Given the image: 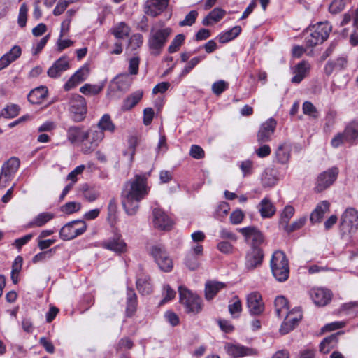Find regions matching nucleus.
Instances as JSON below:
<instances>
[{"label":"nucleus","instance_id":"1","mask_svg":"<svg viewBox=\"0 0 358 358\" xmlns=\"http://www.w3.org/2000/svg\"><path fill=\"white\" fill-rule=\"evenodd\" d=\"M172 29L165 25L162 20L152 24L148 40L150 54L155 56L160 55L172 34Z\"/></svg>","mask_w":358,"mask_h":358},{"label":"nucleus","instance_id":"2","mask_svg":"<svg viewBox=\"0 0 358 358\" xmlns=\"http://www.w3.org/2000/svg\"><path fill=\"white\" fill-rule=\"evenodd\" d=\"M270 266L272 273L279 282H285L289 278V267L285 254L280 251H275L272 255Z\"/></svg>","mask_w":358,"mask_h":358},{"label":"nucleus","instance_id":"3","mask_svg":"<svg viewBox=\"0 0 358 358\" xmlns=\"http://www.w3.org/2000/svg\"><path fill=\"white\" fill-rule=\"evenodd\" d=\"M180 302L182 304L187 313L197 314L202 310V300L196 294L192 292L187 287H178Z\"/></svg>","mask_w":358,"mask_h":358},{"label":"nucleus","instance_id":"4","mask_svg":"<svg viewBox=\"0 0 358 358\" xmlns=\"http://www.w3.org/2000/svg\"><path fill=\"white\" fill-rule=\"evenodd\" d=\"M150 255L163 272H171L173 268V262L165 247L157 244L151 247Z\"/></svg>","mask_w":358,"mask_h":358},{"label":"nucleus","instance_id":"5","mask_svg":"<svg viewBox=\"0 0 358 358\" xmlns=\"http://www.w3.org/2000/svg\"><path fill=\"white\" fill-rule=\"evenodd\" d=\"M358 229V211L354 208H347L342 215L340 231L342 236H349Z\"/></svg>","mask_w":358,"mask_h":358},{"label":"nucleus","instance_id":"6","mask_svg":"<svg viewBox=\"0 0 358 358\" xmlns=\"http://www.w3.org/2000/svg\"><path fill=\"white\" fill-rule=\"evenodd\" d=\"M87 229V224L83 220H73L63 226L59 231L62 240L69 241L83 234Z\"/></svg>","mask_w":358,"mask_h":358},{"label":"nucleus","instance_id":"7","mask_svg":"<svg viewBox=\"0 0 358 358\" xmlns=\"http://www.w3.org/2000/svg\"><path fill=\"white\" fill-rule=\"evenodd\" d=\"M69 111L75 122L83 121L87 111L85 99L80 94L72 95L69 101Z\"/></svg>","mask_w":358,"mask_h":358},{"label":"nucleus","instance_id":"8","mask_svg":"<svg viewBox=\"0 0 358 358\" xmlns=\"http://www.w3.org/2000/svg\"><path fill=\"white\" fill-rule=\"evenodd\" d=\"M121 202L126 213L133 215L134 214V180H129L124 185Z\"/></svg>","mask_w":358,"mask_h":358},{"label":"nucleus","instance_id":"9","mask_svg":"<svg viewBox=\"0 0 358 358\" xmlns=\"http://www.w3.org/2000/svg\"><path fill=\"white\" fill-rule=\"evenodd\" d=\"M152 222L154 227L162 231L171 230L174 224L173 219L160 208L153 209Z\"/></svg>","mask_w":358,"mask_h":358},{"label":"nucleus","instance_id":"10","mask_svg":"<svg viewBox=\"0 0 358 358\" xmlns=\"http://www.w3.org/2000/svg\"><path fill=\"white\" fill-rule=\"evenodd\" d=\"M243 236L246 243L252 245V248L259 247L264 241L262 232L255 226H249L238 229Z\"/></svg>","mask_w":358,"mask_h":358},{"label":"nucleus","instance_id":"11","mask_svg":"<svg viewBox=\"0 0 358 358\" xmlns=\"http://www.w3.org/2000/svg\"><path fill=\"white\" fill-rule=\"evenodd\" d=\"M338 174L337 168L334 167L320 173L317 179L315 190L321 192L331 185Z\"/></svg>","mask_w":358,"mask_h":358},{"label":"nucleus","instance_id":"12","mask_svg":"<svg viewBox=\"0 0 358 358\" xmlns=\"http://www.w3.org/2000/svg\"><path fill=\"white\" fill-rule=\"evenodd\" d=\"M138 271L142 273L138 274L136 278V289L142 296L149 295L153 292V282L150 276L143 272L141 265L138 266Z\"/></svg>","mask_w":358,"mask_h":358},{"label":"nucleus","instance_id":"13","mask_svg":"<svg viewBox=\"0 0 358 358\" xmlns=\"http://www.w3.org/2000/svg\"><path fill=\"white\" fill-rule=\"evenodd\" d=\"M246 306L251 315H260L264 311V304L261 294L253 292L246 296Z\"/></svg>","mask_w":358,"mask_h":358},{"label":"nucleus","instance_id":"14","mask_svg":"<svg viewBox=\"0 0 358 358\" xmlns=\"http://www.w3.org/2000/svg\"><path fill=\"white\" fill-rule=\"evenodd\" d=\"M264 257L262 250L259 247L252 248L245 257V267L252 270L262 264Z\"/></svg>","mask_w":358,"mask_h":358},{"label":"nucleus","instance_id":"15","mask_svg":"<svg viewBox=\"0 0 358 358\" xmlns=\"http://www.w3.org/2000/svg\"><path fill=\"white\" fill-rule=\"evenodd\" d=\"M90 74V69L87 66H83L76 71L73 75L64 84V88L66 91H69L77 86L80 83L87 79Z\"/></svg>","mask_w":358,"mask_h":358},{"label":"nucleus","instance_id":"16","mask_svg":"<svg viewBox=\"0 0 358 358\" xmlns=\"http://www.w3.org/2000/svg\"><path fill=\"white\" fill-rule=\"evenodd\" d=\"M310 296L314 303L318 306H324L331 299V292L324 288H313L310 291Z\"/></svg>","mask_w":358,"mask_h":358},{"label":"nucleus","instance_id":"17","mask_svg":"<svg viewBox=\"0 0 358 358\" xmlns=\"http://www.w3.org/2000/svg\"><path fill=\"white\" fill-rule=\"evenodd\" d=\"M86 140L90 143L91 146L90 148H84V152H87L91 149L96 148L101 141L104 138V133L100 129H98L97 126L90 127L87 131H85Z\"/></svg>","mask_w":358,"mask_h":358},{"label":"nucleus","instance_id":"18","mask_svg":"<svg viewBox=\"0 0 358 358\" xmlns=\"http://www.w3.org/2000/svg\"><path fill=\"white\" fill-rule=\"evenodd\" d=\"M276 127V122L274 119L270 118L261 125L257 134V141L259 143H265L271 140Z\"/></svg>","mask_w":358,"mask_h":358},{"label":"nucleus","instance_id":"19","mask_svg":"<svg viewBox=\"0 0 358 358\" xmlns=\"http://www.w3.org/2000/svg\"><path fill=\"white\" fill-rule=\"evenodd\" d=\"M169 0H148L145 3V14L152 17L159 15L167 6Z\"/></svg>","mask_w":358,"mask_h":358},{"label":"nucleus","instance_id":"20","mask_svg":"<svg viewBox=\"0 0 358 358\" xmlns=\"http://www.w3.org/2000/svg\"><path fill=\"white\" fill-rule=\"evenodd\" d=\"M150 187L148 184V180L145 176L136 175L135 183V199L136 201H140L145 199L149 194Z\"/></svg>","mask_w":358,"mask_h":358},{"label":"nucleus","instance_id":"21","mask_svg":"<svg viewBox=\"0 0 358 358\" xmlns=\"http://www.w3.org/2000/svg\"><path fill=\"white\" fill-rule=\"evenodd\" d=\"M69 69L68 57L62 56L59 58L48 70V76L52 78H58L62 73Z\"/></svg>","mask_w":358,"mask_h":358},{"label":"nucleus","instance_id":"22","mask_svg":"<svg viewBox=\"0 0 358 358\" xmlns=\"http://www.w3.org/2000/svg\"><path fill=\"white\" fill-rule=\"evenodd\" d=\"M20 167V160L16 157L10 158L1 167V175L5 182L12 179L14 174Z\"/></svg>","mask_w":358,"mask_h":358},{"label":"nucleus","instance_id":"23","mask_svg":"<svg viewBox=\"0 0 358 358\" xmlns=\"http://www.w3.org/2000/svg\"><path fill=\"white\" fill-rule=\"evenodd\" d=\"M226 287L224 282L215 280H208L205 283V298L207 301L212 300L216 294Z\"/></svg>","mask_w":358,"mask_h":358},{"label":"nucleus","instance_id":"24","mask_svg":"<svg viewBox=\"0 0 358 358\" xmlns=\"http://www.w3.org/2000/svg\"><path fill=\"white\" fill-rule=\"evenodd\" d=\"M227 353L234 358H240L250 355V350L239 344L227 343L224 345Z\"/></svg>","mask_w":358,"mask_h":358},{"label":"nucleus","instance_id":"25","mask_svg":"<svg viewBox=\"0 0 358 358\" xmlns=\"http://www.w3.org/2000/svg\"><path fill=\"white\" fill-rule=\"evenodd\" d=\"M257 209L262 218H271L276 212V208L271 200L265 197L258 204Z\"/></svg>","mask_w":358,"mask_h":358},{"label":"nucleus","instance_id":"26","mask_svg":"<svg viewBox=\"0 0 358 358\" xmlns=\"http://www.w3.org/2000/svg\"><path fill=\"white\" fill-rule=\"evenodd\" d=\"M22 50L20 46L14 45L10 50L0 58V71L7 67L10 63L15 61L21 55Z\"/></svg>","mask_w":358,"mask_h":358},{"label":"nucleus","instance_id":"27","mask_svg":"<svg viewBox=\"0 0 358 358\" xmlns=\"http://www.w3.org/2000/svg\"><path fill=\"white\" fill-rule=\"evenodd\" d=\"M48 92L45 86L36 87L29 93L28 100L32 104H39L47 97Z\"/></svg>","mask_w":358,"mask_h":358},{"label":"nucleus","instance_id":"28","mask_svg":"<svg viewBox=\"0 0 358 358\" xmlns=\"http://www.w3.org/2000/svg\"><path fill=\"white\" fill-rule=\"evenodd\" d=\"M291 145L289 143L284 142L279 145L275 151V158L278 162L287 164L290 157Z\"/></svg>","mask_w":358,"mask_h":358},{"label":"nucleus","instance_id":"29","mask_svg":"<svg viewBox=\"0 0 358 358\" xmlns=\"http://www.w3.org/2000/svg\"><path fill=\"white\" fill-rule=\"evenodd\" d=\"M310 66L306 62H301L298 64L294 71V76L292 78V82L294 83H299L308 75Z\"/></svg>","mask_w":358,"mask_h":358},{"label":"nucleus","instance_id":"30","mask_svg":"<svg viewBox=\"0 0 358 358\" xmlns=\"http://www.w3.org/2000/svg\"><path fill=\"white\" fill-rule=\"evenodd\" d=\"M329 203L323 201L317 204L315 209L312 212L310 220L311 222H320L324 217L325 213L329 210Z\"/></svg>","mask_w":358,"mask_h":358},{"label":"nucleus","instance_id":"31","mask_svg":"<svg viewBox=\"0 0 358 358\" xmlns=\"http://www.w3.org/2000/svg\"><path fill=\"white\" fill-rule=\"evenodd\" d=\"M113 83L116 85L118 90L126 91L132 84V78L127 73L121 74L114 78Z\"/></svg>","mask_w":358,"mask_h":358},{"label":"nucleus","instance_id":"32","mask_svg":"<svg viewBox=\"0 0 358 358\" xmlns=\"http://www.w3.org/2000/svg\"><path fill=\"white\" fill-rule=\"evenodd\" d=\"M55 217L51 213H41L38 214L33 220L27 224V227H40L53 219Z\"/></svg>","mask_w":358,"mask_h":358},{"label":"nucleus","instance_id":"33","mask_svg":"<svg viewBox=\"0 0 358 358\" xmlns=\"http://www.w3.org/2000/svg\"><path fill=\"white\" fill-rule=\"evenodd\" d=\"M67 138L71 143L83 142L86 140L85 131L78 127H71L67 131Z\"/></svg>","mask_w":358,"mask_h":358},{"label":"nucleus","instance_id":"34","mask_svg":"<svg viewBox=\"0 0 358 358\" xmlns=\"http://www.w3.org/2000/svg\"><path fill=\"white\" fill-rule=\"evenodd\" d=\"M96 126L98 129H100L103 133L105 131L113 133L116 129V126L113 122L108 114H104L98 122Z\"/></svg>","mask_w":358,"mask_h":358},{"label":"nucleus","instance_id":"35","mask_svg":"<svg viewBox=\"0 0 358 358\" xmlns=\"http://www.w3.org/2000/svg\"><path fill=\"white\" fill-rule=\"evenodd\" d=\"M104 248L116 252H123L126 248V244L120 238H114L102 244Z\"/></svg>","mask_w":358,"mask_h":358},{"label":"nucleus","instance_id":"36","mask_svg":"<svg viewBox=\"0 0 358 358\" xmlns=\"http://www.w3.org/2000/svg\"><path fill=\"white\" fill-rule=\"evenodd\" d=\"M275 312L278 317H282L288 313V301L283 296H278L275 300Z\"/></svg>","mask_w":358,"mask_h":358},{"label":"nucleus","instance_id":"37","mask_svg":"<svg viewBox=\"0 0 358 358\" xmlns=\"http://www.w3.org/2000/svg\"><path fill=\"white\" fill-rule=\"evenodd\" d=\"M314 31H317L321 39L324 41L327 39L330 32L331 31V26L328 22H319L311 27Z\"/></svg>","mask_w":358,"mask_h":358},{"label":"nucleus","instance_id":"38","mask_svg":"<svg viewBox=\"0 0 358 358\" xmlns=\"http://www.w3.org/2000/svg\"><path fill=\"white\" fill-rule=\"evenodd\" d=\"M320 38L318 32L314 31L312 29H309L306 31V36L305 37V43L308 47L312 48L317 44L322 43L324 41Z\"/></svg>","mask_w":358,"mask_h":358},{"label":"nucleus","instance_id":"39","mask_svg":"<svg viewBox=\"0 0 358 358\" xmlns=\"http://www.w3.org/2000/svg\"><path fill=\"white\" fill-rule=\"evenodd\" d=\"M294 214V208L292 206H286L280 214L279 224L284 229L289 224L290 219Z\"/></svg>","mask_w":358,"mask_h":358},{"label":"nucleus","instance_id":"40","mask_svg":"<svg viewBox=\"0 0 358 358\" xmlns=\"http://www.w3.org/2000/svg\"><path fill=\"white\" fill-rule=\"evenodd\" d=\"M278 180L273 169H266L262 177V185L264 187H273Z\"/></svg>","mask_w":358,"mask_h":358},{"label":"nucleus","instance_id":"41","mask_svg":"<svg viewBox=\"0 0 358 358\" xmlns=\"http://www.w3.org/2000/svg\"><path fill=\"white\" fill-rule=\"evenodd\" d=\"M229 311L231 315L234 317H238L242 311V303L240 299L235 296L229 302L228 306Z\"/></svg>","mask_w":358,"mask_h":358},{"label":"nucleus","instance_id":"42","mask_svg":"<svg viewBox=\"0 0 358 358\" xmlns=\"http://www.w3.org/2000/svg\"><path fill=\"white\" fill-rule=\"evenodd\" d=\"M348 143L358 137V121H354L348 124L343 131Z\"/></svg>","mask_w":358,"mask_h":358},{"label":"nucleus","instance_id":"43","mask_svg":"<svg viewBox=\"0 0 358 358\" xmlns=\"http://www.w3.org/2000/svg\"><path fill=\"white\" fill-rule=\"evenodd\" d=\"M241 31V28L239 26H235L231 29L220 34L219 41L222 43H224L231 41L238 36Z\"/></svg>","mask_w":358,"mask_h":358},{"label":"nucleus","instance_id":"44","mask_svg":"<svg viewBox=\"0 0 358 358\" xmlns=\"http://www.w3.org/2000/svg\"><path fill=\"white\" fill-rule=\"evenodd\" d=\"M20 108L18 105L10 103L7 105L1 112V116L7 118H14L18 115Z\"/></svg>","mask_w":358,"mask_h":358},{"label":"nucleus","instance_id":"45","mask_svg":"<svg viewBox=\"0 0 358 358\" xmlns=\"http://www.w3.org/2000/svg\"><path fill=\"white\" fill-rule=\"evenodd\" d=\"M103 85L85 84L80 88V92L85 95H96L102 91Z\"/></svg>","mask_w":358,"mask_h":358},{"label":"nucleus","instance_id":"46","mask_svg":"<svg viewBox=\"0 0 358 358\" xmlns=\"http://www.w3.org/2000/svg\"><path fill=\"white\" fill-rule=\"evenodd\" d=\"M129 28L124 23L120 22L113 29V34L117 38H123L128 36Z\"/></svg>","mask_w":358,"mask_h":358},{"label":"nucleus","instance_id":"47","mask_svg":"<svg viewBox=\"0 0 358 358\" xmlns=\"http://www.w3.org/2000/svg\"><path fill=\"white\" fill-rule=\"evenodd\" d=\"M350 0H333L329 6V10L332 14H337L341 12L347 3Z\"/></svg>","mask_w":358,"mask_h":358},{"label":"nucleus","instance_id":"48","mask_svg":"<svg viewBox=\"0 0 358 358\" xmlns=\"http://www.w3.org/2000/svg\"><path fill=\"white\" fill-rule=\"evenodd\" d=\"M285 315L287 319V321L289 322L290 324H293V328L295 327V326L302 318L301 310L298 308L293 309L292 311L288 312Z\"/></svg>","mask_w":358,"mask_h":358},{"label":"nucleus","instance_id":"49","mask_svg":"<svg viewBox=\"0 0 358 358\" xmlns=\"http://www.w3.org/2000/svg\"><path fill=\"white\" fill-rule=\"evenodd\" d=\"M205 59L204 55H201L192 58L182 69L180 76H185L188 74L201 61Z\"/></svg>","mask_w":358,"mask_h":358},{"label":"nucleus","instance_id":"50","mask_svg":"<svg viewBox=\"0 0 358 358\" xmlns=\"http://www.w3.org/2000/svg\"><path fill=\"white\" fill-rule=\"evenodd\" d=\"M184 41L185 36L183 34H180L176 35L169 46V52L174 53L177 52L179 50L181 45L183 43Z\"/></svg>","mask_w":358,"mask_h":358},{"label":"nucleus","instance_id":"51","mask_svg":"<svg viewBox=\"0 0 358 358\" xmlns=\"http://www.w3.org/2000/svg\"><path fill=\"white\" fill-rule=\"evenodd\" d=\"M185 264L190 270H196L200 264L198 256L193 255V253H187Z\"/></svg>","mask_w":358,"mask_h":358},{"label":"nucleus","instance_id":"52","mask_svg":"<svg viewBox=\"0 0 358 358\" xmlns=\"http://www.w3.org/2000/svg\"><path fill=\"white\" fill-rule=\"evenodd\" d=\"M82 190L83 192L84 197L90 202L95 201L99 196V193L96 190L89 189L87 184H85L83 186Z\"/></svg>","mask_w":358,"mask_h":358},{"label":"nucleus","instance_id":"53","mask_svg":"<svg viewBox=\"0 0 358 358\" xmlns=\"http://www.w3.org/2000/svg\"><path fill=\"white\" fill-rule=\"evenodd\" d=\"M28 8L26 3H22L20 8L17 23L20 27H24L27 23Z\"/></svg>","mask_w":358,"mask_h":358},{"label":"nucleus","instance_id":"54","mask_svg":"<svg viewBox=\"0 0 358 358\" xmlns=\"http://www.w3.org/2000/svg\"><path fill=\"white\" fill-rule=\"evenodd\" d=\"M303 112L305 115L316 118L318 113L314 105L310 101H305L303 103Z\"/></svg>","mask_w":358,"mask_h":358},{"label":"nucleus","instance_id":"55","mask_svg":"<svg viewBox=\"0 0 358 358\" xmlns=\"http://www.w3.org/2000/svg\"><path fill=\"white\" fill-rule=\"evenodd\" d=\"M306 218L305 217H300L299 219L293 222L290 225L287 224L284 230L288 233H291L297 229H301L306 223Z\"/></svg>","mask_w":358,"mask_h":358},{"label":"nucleus","instance_id":"56","mask_svg":"<svg viewBox=\"0 0 358 358\" xmlns=\"http://www.w3.org/2000/svg\"><path fill=\"white\" fill-rule=\"evenodd\" d=\"M81 205L77 202H68L62 206L61 210L67 214H71L77 212L80 209Z\"/></svg>","mask_w":358,"mask_h":358},{"label":"nucleus","instance_id":"57","mask_svg":"<svg viewBox=\"0 0 358 358\" xmlns=\"http://www.w3.org/2000/svg\"><path fill=\"white\" fill-rule=\"evenodd\" d=\"M54 252V249H50L46 251L41 252L34 256V257L32 258V262L34 264H36L43 262L48 258H50Z\"/></svg>","mask_w":358,"mask_h":358},{"label":"nucleus","instance_id":"58","mask_svg":"<svg viewBox=\"0 0 358 358\" xmlns=\"http://www.w3.org/2000/svg\"><path fill=\"white\" fill-rule=\"evenodd\" d=\"M228 86L229 85L227 82L220 80L212 85V91L215 94L220 95L228 88Z\"/></svg>","mask_w":358,"mask_h":358},{"label":"nucleus","instance_id":"59","mask_svg":"<svg viewBox=\"0 0 358 358\" xmlns=\"http://www.w3.org/2000/svg\"><path fill=\"white\" fill-rule=\"evenodd\" d=\"M198 16V12L196 10L190 11L185 17L182 21H180L179 25L181 27L191 26L194 22Z\"/></svg>","mask_w":358,"mask_h":358},{"label":"nucleus","instance_id":"60","mask_svg":"<svg viewBox=\"0 0 358 358\" xmlns=\"http://www.w3.org/2000/svg\"><path fill=\"white\" fill-rule=\"evenodd\" d=\"M336 116V115L334 112H329L327 115L324 126V130L325 132H330L331 131V129L335 124Z\"/></svg>","mask_w":358,"mask_h":358},{"label":"nucleus","instance_id":"61","mask_svg":"<svg viewBox=\"0 0 358 358\" xmlns=\"http://www.w3.org/2000/svg\"><path fill=\"white\" fill-rule=\"evenodd\" d=\"M189 155L194 159H200L204 157L205 152L201 146L192 145L190 148Z\"/></svg>","mask_w":358,"mask_h":358},{"label":"nucleus","instance_id":"62","mask_svg":"<svg viewBox=\"0 0 358 358\" xmlns=\"http://www.w3.org/2000/svg\"><path fill=\"white\" fill-rule=\"evenodd\" d=\"M345 143H348L343 132L338 133L331 141V145L333 148H338Z\"/></svg>","mask_w":358,"mask_h":358},{"label":"nucleus","instance_id":"63","mask_svg":"<svg viewBox=\"0 0 358 358\" xmlns=\"http://www.w3.org/2000/svg\"><path fill=\"white\" fill-rule=\"evenodd\" d=\"M117 211V201L113 198L109 201L108 206V219L110 222H113L115 221V216Z\"/></svg>","mask_w":358,"mask_h":358},{"label":"nucleus","instance_id":"64","mask_svg":"<svg viewBox=\"0 0 358 358\" xmlns=\"http://www.w3.org/2000/svg\"><path fill=\"white\" fill-rule=\"evenodd\" d=\"M70 3H71V1L69 0H59L53 10V14L55 16L61 15L66 10Z\"/></svg>","mask_w":358,"mask_h":358}]
</instances>
